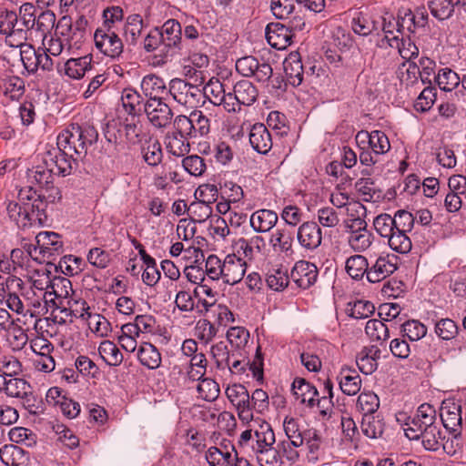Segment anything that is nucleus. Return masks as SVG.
<instances>
[{"instance_id": "1", "label": "nucleus", "mask_w": 466, "mask_h": 466, "mask_svg": "<svg viewBox=\"0 0 466 466\" xmlns=\"http://www.w3.org/2000/svg\"><path fill=\"white\" fill-rule=\"evenodd\" d=\"M54 175V167L45 163L29 170V177L33 178L41 189H35L31 186L23 187L18 192V201L7 203V215L20 229L26 230L48 224V205L62 198L60 190L53 186Z\"/></svg>"}, {"instance_id": "2", "label": "nucleus", "mask_w": 466, "mask_h": 466, "mask_svg": "<svg viewBox=\"0 0 466 466\" xmlns=\"http://www.w3.org/2000/svg\"><path fill=\"white\" fill-rule=\"evenodd\" d=\"M275 443L276 436L271 425L261 419L254 421L252 429L242 431L238 439V444L241 447H250L253 453Z\"/></svg>"}, {"instance_id": "3", "label": "nucleus", "mask_w": 466, "mask_h": 466, "mask_svg": "<svg viewBox=\"0 0 466 466\" xmlns=\"http://www.w3.org/2000/svg\"><path fill=\"white\" fill-rule=\"evenodd\" d=\"M236 70L246 77H254L258 82H268L273 70L269 63L261 59L258 60L253 56H246L238 58L236 62Z\"/></svg>"}, {"instance_id": "4", "label": "nucleus", "mask_w": 466, "mask_h": 466, "mask_svg": "<svg viewBox=\"0 0 466 466\" xmlns=\"http://www.w3.org/2000/svg\"><path fill=\"white\" fill-rule=\"evenodd\" d=\"M436 420V410L428 403L421 404L413 417H410L406 422L405 435L410 440H418V434L426 428L432 427Z\"/></svg>"}, {"instance_id": "5", "label": "nucleus", "mask_w": 466, "mask_h": 466, "mask_svg": "<svg viewBox=\"0 0 466 466\" xmlns=\"http://www.w3.org/2000/svg\"><path fill=\"white\" fill-rule=\"evenodd\" d=\"M226 395L230 403L238 411L239 420L243 422H249L253 419L251 412L250 396L246 387L240 383H234L228 386Z\"/></svg>"}, {"instance_id": "6", "label": "nucleus", "mask_w": 466, "mask_h": 466, "mask_svg": "<svg viewBox=\"0 0 466 466\" xmlns=\"http://www.w3.org/2000/svg\"><path fill=\"white\" fill-rule=\"evenodd\" d=\"M96 47L105 56L118 57L123 52V43L111 27L97 28L94 35Z\"/></svg>"}, {"instance_id": "7", "label": "nucleus", "mask_w": 466, "mask_h": 466, "mask_svg": "<svg viewBox=\"0 0 466 466\" xmlns=\"http://www.w3.org/2000/svg\"><path fill=\"white\" fill-rule=\"evenodd\" d=\"M169 51L158 26L147 33V64L157 66L167 63Z\"/></svg>"}, {"instance_id": "8", "label": "nucleus", "mask_w": 466, "mask_h": 466, "mask_svg": "<svg viewBox=\"0 0 466 466\" xmlns=\"http://www.w3.org/2000/svg\"><path fill=\"white\" fill-rule=\"evenodd\" d=\"M167 164L147 166V193L150 195L169 194L173 186Z\"/></svg>"}, {"instance_id": "9", "label": "nucleus", "mask_w": 466, "mask_h": 466, "mask_svg": "<svg viewBox=\"0 0 466 466\" xmlns=\"http://www.w3.org/2000/svg\"><path fill=\"white\" fill-rule=\"evenodd\" d=\"M35 241L39 248V255L44 262L47 259L55 260L64 252V244L61 236L53 231H42L35 236Z\"/></svg>"}, {"instance_id": "10", "label": "nucleus", "mask_w": 466, "mask_h": 466, "mask_svg": "<svg viewBox=\"0 0 466 466\" xmlns=\"http://www.w3.org/2000/svg\"><path fill=\"white\" fill-rule=\"evenodd\" d=\"M357 144L360 148H370L375 156L383 155L390 148L388 137L380 130L368 132L360 130L355 137Z\"/></svg>"}, {"instance_id": "11", "label": "nucleus", "mask_w": 466, "mask_h": 466, "mask_svg": "<svg viewBox=\"0 0 466 466\" xmlns=\"http://www.w3.org/2000/svg\"><path fill=\"white\" fill-rule=\"evenodd\" d=\"M428 8L433 17L443 21L466 12V0H429Z\"/></svg>"}, {"instance_id": "12", "label": "nucleus", "mask_w": 466, "mask_h": 466, "mask_svg": "<svg viewBox=\"0 0 466 466\" xmlns=\"http://www.w3.org/2000/svg\"><path fill=\"white\" fill-rule=\"evenodd\" d=\"M397 260L398 257L393 254L380 256L371 266L369 265L368 281L377 283L393 274L398 268Z\"/></svg>"}, {"instance_id": "13", "label": "nucleus", "mask_w": 466, "mask_h": 466, "mask_svg": "<svg viewBox=\"0 0 466 466\" xmlns=\"http://www.w3.org/2000/svg\"><path fill=\"white\" fill-rule=\"evenodd\" d=\"M318 268L315 264L299 260L295 263L290 272V279L302 289H309L318 279Z\"/></svg>"}, {"instance_id": "14", "label": "nucleus", "mask_w": 466, "mask_h": 466, "mask_svg": "<svg viewBox=\"0 0 466 466\" xmlns=\"http://www.w3.org/2000/svg\"><path fill=\"white\" fill-rule=\"evenodd\" d=\"M440 416L446 430L451 432L461 431L462 424L461 406L452 399L442 401Z\"/></svg>"}, {"instance_id": "15", "label": "nucleus", "mask_w": 466, "mask_h": 466, "mask_svg": "<svg viewBox=\"0 0 466 466\" xmlns=\"http://www.w3.org/2000/svg\"><path fill=\"white\" fill-rule=\"evenodd\" d=\"M172 112L166 103H157L155 106L147 101V122L154 129L152 133H159L163 137L164 129L171 121Z\"/></svg>"}, {"instance_id": "16", "label": "nucleus", "mask_w": 466, "mask_h": 466, "mask_svg": "<svg viewBox=\"0 0 466 466\" xmlns=\"http://www.w3.org/2000/svg\"><path fill=\"white\" fill-rule=\"evenodd\" d=\"M78 160L76 157H70L57 146L56 148L47 151L44 163L48 167H54V173L66 177L69 175L73 169V163Z\"/></svg>"}, {"instance_id": "17", "label": "nucleus", "mask_w": 466, "mask_h": 466, "mask_svg": "<svg viewBox=\"0 0 466 466\" xmlns=\"http://www.w3.org/2000/svg\"><path fill=\"white\" fill-rule=\"evenodd\" d=\"M297 239L304 249L314 250L321 244V228L316 222L306 221L299 227Z\"/></svg>"}, {"instance_id": "18", "label": "nucleus", "mask_w": 466, "mask_h": 466, "mask_svg": "<svg viewBox=\"0 0 466 466\" xmlns=\"http://www.w3.org/2000/svg\"><path fill=\"white\" fill-rule=\"evenodd\" d=\"M247 269L246 262L235 254L228 255L223 263V281L229 285L238 283L244 277Z\"/></svg>"}, {"instance_id": "19", "label": "nucleus", "mask_w": 466, "mask_h": 466, "mask_svg": "<svg viewBox=\"0 0 466 466\" xmlns=\"http://www.w3.org/2000/svg\"><path fill=\"white\" fill-rule=\"evenodd\" d=\"M268 43L275 49H286L292 43L293 34L281 23H269L265 29Z\"/></svg>"}, {"instance_id": "20", "label": "nucleus", "mask_w": 466, "mask_h": 466, "mask_svg": "<svg viewBox=\"0 0 466 466\" xmlns=\"http://www.w3.org/2000/svg\"><path fill=\"white\" fill-rule=\"evenodd\" d=\"M80 135L76 128V124H71L57 137V146L59 148L67 152L70 157H76L77 159H83L86 156L80 153Z\"/></svg>"}, {"instance_id": "21", "label": "nucleus", "mask_w": 466, "mask_h": 466, "mask_svg": "<svg viewBox=\"0 0 466 466\" xmlns=\"http://www.w3.org/2000/svg\"><path fill=\"white\" fill-rule=\"evenodd\" d=\"M249 143L252 148L262 155H266L272 147V137L263 124H255L249 132Z\"/></svg>"}, {"instance_id": "22", "label": "nucleus", "mask_w": 466, "mask_h": 466, "mask_svg": "<svg viewBox=\"0 0 466 466\" xmlns=\"http://www.w3.org/2000/svg\"><path fill=\"white\" fill-rule=\"evenodd\" d=\"M278 220L279 216L275 211L261 208L251 214L249 224L255 232L266 233L276 226Z\"/></svg>"}, {"instance_id": "23", "label": "nucleus", "mask_w": 466, "mask_h": 466, "mask_svg": "<svg viewBox=\"0 0 466 466\" xmlns=\"http://www.w3.org/2000/svg\"><path fill=\"white\" fill-rule=\"evenodd\" d=\"M284 72L288 82L293 86H299L303 81L304 66L299 53H290L283 62Z\"/></svg>"}, {"instance_id": "24", "label": "nucleus", "mask_w": 466, "mask_h": 466, "mask_svg": "<svg viewBox=\"0 0 466 466\" xmlns=\"http://www.w3.org/2000/svg\"><path fill=\"white\" fill-rule=\"evenodd\" d=\"M348 212H350V218L345 221L346 232L352 236L367 229V222L361 216L366 215V208L360 202H354L349 205Z\"/></svg>"}, {"instance_id": "25", "label": "nucleus", "mask_w": 466, "mask_h": 466, "mask_svg": "<svg viewBox=\"0 0 466 466\" xmlns=\"http://www.w3.org/2000/svg\"><path fill=\"white\" fill-rule=\"evenodd\" d=\"M0 460L6 466H26L29 452L15 444H5L0 449Z\"/></svg>"}, {"instance_id": "26", "label": "nucleus", "mask_w": 466, "mask_h": 466, "mask_svg": "<svg viewBox=\"0 0 466 466\" xmlns=\"http://www.w3.org/2000/svg\"><path fill=\"white\" fill-rule=\"evenodd\" d=\"M341 391L349 396L356 395L361 388V379L355 370L343 367L337 377Z\"/></svg>"}, {"instance_id": "27", "label": "nucleus", "mask_w": 466, "mask_h": 466, "mask_svg": "<svg viewBox=\"0 0 466 466\" xmlns=\"http://www.w3.org/2000/svg\"><path fill=\"white\" fill-rule=\"evenodd\" d=\"M292 390L301 403L306 404L309 408L315 407V400L319 396L315 386L302 378H297L292 383Z\"/></svg>"}, {"instance_id": "28", "label": "nucleus", "mask_w": 466, "mask_h": 466, "mask_svg": "<svg viewBox=\"0 0 466 466\" xmlns=\"http://www.w3.org/2000/svg\"><path fill=\"white\" fill-rule=\"evenodd\" d=\"M144 29L143 18L138 14L130 15L126 22L124 34L127 42L129 45H137L141 38L140 43L144 44L146 47V37L142 36Z\"/></svg>"}, {"instance_id": "29", "label": "nucleus", "mask_w": 466, "mask_h": 466, "mask_svg": "<svg viewBox=\"0 0 466 466\" xmlns=\"http://www.w3.org/2000/svg\"><path fill=\"white\" fill-rule=\"evenodd\" d=\"M168 51L171 48L180 50L182 48V28L179 22L175 19H168L159 27Z\"/></svg>"}, {"instance_id": "30", "label": "nucleus", "mask_w": 466, "mask_h": 466, "mask_svg": "<svg viewBox=\"0 0 466 466\" xmlns=\"http://www.w3.org/2000/svg\"><path fill=\"white\" fill-rule=\"evenodd\" d=\"M265 248V239L263 237L258 235L253 236L248 239L241 238L236 242L238 253H241L248 259H252L257 254H260Z\"/></svg>"}, {"instance_id": "31", "label": "nucleus", "mask_w": 466, "mask_h": 466, "mask_svg": "<svg viewBox=\"0 0 466 466\" xmlns=\"http://www.w3.org/2000/svg\"><path fill=\"white\" fill-rule=\"evenodd\" d=\"M121 101L128 116L141 115L146 112V103L142 96L133 88H125L122 92Z\"/></svg>"}, {"instance_id": "32", "label": "nucleus", "mask_w": 466, "mask_h": 466, "mask_svg": "<svg viewBox=\"0 0 466 466\" xmlns=\"http://www.w3.org/2000/svg\"><path fill=\"white\" fill-rule=\"evenodd\" d=\"M92 56L86 55L78 58H70L65 65V74L73 79H80L92 69Z\"/></svg>"}, {"instance_id": "33", "label": "nucleus", "mask_w": 466, "mask_h": 466, "mask_svg": "<svg viewBox=\"0 0 466 466\" xmlns=\"http://www.w3.org/2000/svg\"><path fill=\"white\" fill-rule=\"evenodd\" d=\"M304 443L308 450L309 461H319V455L323 450V446L325 443V441L320 431L313 428L305 431Z\"/></svg>"}, {"instance_id": "34", "label": "nucleus", "mask_w": 466, "mask_h": 466, "mask_svg": "<svg viewBox=\"0 0 466 466\" xmlns=\"http://www.w3.org/2000/svg\"><path fill=\"white\" fill-rule=\"evenodd\" d=\"M144 122V114L131 115L127 118L126 135L130 143L138 144L144 139L146 136Z\"/></svg>"}, {"instance_id": "35", "label": "nucleus", "mask_w": 466, "mask_h": 466, "mask_svg": "<svg viewBox=\"0 0 466 466\" xmlns=\"http://www.w3.org/2000/svg\"><path fill=\"white\" fill-rule=\"evenodd\" d=\"M379 355L380 350H375L373 348H364L356 358V363L359 370L363 374H372L377 370V358H379Z\"/></svg>"}, {"instance_id": "36", "label": "nucleus", "mask_w": 466, "mask_h": 466, "mask_svg": "<svg viewBox=\"0 0 466 466\" xmlns=\"http://www.w3.org/2000/svg\"><path fill=\"white\" fill-rule=\"evenodd\" d=\"M12 100L19 99L25 93V81L16 76L0 78V92Z\"/></svg>"}, {"instance_id": "37", "label": "nucleus", "mask_w": 466, "mask_h": 466, "mask_svg": "<svg viewBox=\"0 0 466 466\" xmlns=\"http://www.w3.org/2000/svg\"><path fill=\"white\" fill-rule=\"evenodd\" d=\"M171 90L174 91V98L181 104L190 103L189 97L195 99L200 94L197 86L180 79L173 81Z\"/></svg>"}, {"instance_id": "38", "label": "nucleus", "mask_w": 466, "mask_h": 466, "mask_svg": "<svg viewBox=\"0 0 466 466\" xmlns=\"http://www.w3.org/2000/svg\"><path fill=\"white\" fill-rule=\"evenodd\" d=\"M234 91L241 106L253 105L258 95L257 87L248 80L237 82L234 86Z\"/></svg>"}, {"instance_id": "39", "label": "nucleus", "mask_w": 466, "mask_h": 466, "mask_svg": "<svg viewBox=\"0 0 466 466\" xmlns=\"http://www.w3.org/2000/svg\"><path fill=\"white\" fill-rule=\"evenodd\" d=\"M147 166L164 165L163 151L161 144L158 141L159 133H152L151 128L147 126Z\"/></svg>"}, {"instance_id": "40", "label": "nucleus", "mask_w": 466, "mask_h": 466, "mask_svg": "<svg viewBox=\"0 0 466 466\" xmlns=\"http://www.w3.org/2000/svg\"><path fill=\"white\" fill-rule=\"evenodd\" d=\"M254 455L260 466H283L284 464L279 443L277 446L271 445L263 450L260 449L259 452Z\"/></svg>"}, {"instance_id": "41", "label": "nucleus", "mask_w": 466, "mask_h": 466, "mask_svg": "<svg viewBox=\"0 0 466 466\" xmlns=\"http://www.w3.org/2000/svg\"><path fill=\"white\" fill-rule=\"evenodd\" d=\"M421 440L423 447L428 451H438L444 438L441 436V431L437 425L426 428L421 431V434H418V440Z\"/></svg>"}, {"instance_id": "42", "label": "nucleus", "mask_w": 466, "mask_h": 466, "mask_svg": "<svg viewBox=\"0 0 466 466\" xmlns=\"http://www.w3.org/2000/svg\"><path fill=\"white\" fill-rule=\"evenodd\" d=\"M345 268L352 279H361L369 271V262L362 255H353L346 260Z\"/></svg>"}, {"instance_id": "43", "label": "nucleus", "mask_w": 466, "mask_h": 466, "mask_svg": "<svg viewBox=\"0 0 466 466\" xmlns=\"http://www.w3.org/2000/svg\"><path fill=\"white\" fill-rule=\"evenodd\" d=\"M382 30L384 32V37L381 39L380 46H384L385 45L390 47L399 46V23L398 18L390 16L388 19L383 18Z\"/></svg>"}, {"instance_id": "44", "label": "nucleus", "mask_w": 466, "mask_h": 466, "mask_svg": "<svg viewBox=\"0 0 466 466\" xmlns=\"http://www.w3.org/2000/svg\"><path fill=\"white\" fill-rule=\"evenodd\" d=\"M76 128L80 135V153L82 156H86L88 147L96 144L98 140V132L94 126L89 124L79 125L76 124Z\"/></svg>"}, {"instance_id": "45", "label": "nucleus", "mask_w": 466, "mask_h": 466, "mask_svg": "<svg viewBox=\"0 0 466 466\" xmlns=\"http://www.w3.org/2000/svg\"><path fill=\"white\" fill-rule=\"evenodd\" d=\"M434 79L438 86L446 92L452 91L461 82L458 74L449 67L440 69Z\"/></svg>"}, {"instance_id": "46", "label": "nucleus", "mask_w": 466, "mask_h": 466, "mask_svg": "<svg viewBox=\"0 0 466 466\" xmlns=\"http://www.w3.org/2000/svg\"><path fill=\"white\" fill-rule=\"evenodd\" d=\"M380 407L379 397L372 391L362 392L357 400V408L362 417L373 415Z\"/></svg>"}, {"instance_id": "47", "label": "nucleus", "mask_w": 466, "mask_h": 466, "mask_svg": "<svg viewBox=\"0 0 466 466\" xmlns=\"http://www.w3.org/2000/svg\"><path fill=\"white\" fill-rule=\"evenodd\" d=\"M192 127V138L207 136L210 132V120L200 110H194L190 113Z\"/></svg>"}, {"instance_id": "48", "label": "nucleus", "mask_w": 466, "mask_h": 466, "mask_svg": "<svg viewBox=\"0 0 466 466\" xmlns=\"http://www.w3.org/2000/svg\"><path fill=\"white\" fill-rule=\"evenodd\" d=\"M189 216L194 222L203 223L212 217V207L209 198L195 201L187 208Z\"/></svg>"}, {"instance_id": "49", "label": "nucleus", "mask_w": 466, "mask_h": 466, "mask_svg": "<svg viewBox=\"0 0 466 466\" xmlns=\"http://www.w3.org/2000/svg\"><path fill=\"white\" fill-rule=\"evenodd\" d=\"M361 431L368 438L377 439L383 433L384 423L379 416L368 415L362 417Z\"/></svg>"}, {"instance_id": "50", "label": "nucleus", "mask_w": 466, "mask_h": 466, "mask_svg": "<svg viewBox=\"0 0 466 466\" xmlns=\"http://www.w3.org/2000/svg\"><path fill=\"white\" fill-rule=\"evenodd\" d=\"M407 233L395 229L387 238L389 247L400 254L409 253L411 250L412 243Z\"/></svg>"}, {"instance_id": "51", "label": "nucleus", "mask_w": 466, "mask_h": 466, "mask_svg": "<svg viewBox=\"0 0 466 466\" xmlns=\"http://www.w3.org/2000/svg\"><path fill=\"white\" fill-rule=\"evenodd\" d=\"M224 92V85L215 77H212L203 87L204 96L214 106H221Z\"/></svg>"}, {"instance_id": "52", "label": "nucleus", "mask_w": 466, "mask_h": 466, "mask_svg": "<svg viewBox=\"0 0 466 466\" xmlns=\"http://www.w3.org/2000/svg\"><path fill=\"white\" fill-rule=\"evenodd\" d=\"M292 235L284 228L276 229L269 238V244L274 250L288 252L292 249Z\"/></svg>"}, {"instance_id": "53", "label": "nucleus", "mask_w": 466, "mask_h": 466, "mask_svg": "<svg viewBox=\"0 0 466 466\" xmlns=\"http://www.w3.org/2000/svg\"><path fill=\"white\" fill-rule=\"evenodd\" d=\"M98 352L103 360L109 365L116 366L122 362L123 356L119 349L110 340L102 341L98 347Z\"/></svg>"}, {"instance_id": "54", "label": "nucleus", "mask_w": 466, "mask_h": 466, "mask_svg": "<svg viewBox=\"0 0 466 466\" xmlns=\"http://www.w3.org/2000/svg\"><path fill=\"white\" fill-rule=\"evenodd\" d=\"M434 330L436 335L442 340H451L457 337L459 326L453 319L444 318L435 323Z\"/></svg>"}, {"instance_id": "55", "label": "nucleus", "mask_w": 466, "mask_h": 466, "mask_svg": "<svg viewBox=\"0 0 466 466\" xmlns=\"http://www.w3.org/2000/svg\"><path fill=\"white\" fill-rule=\"evenodd\" d=\"M421 21L416 22L415 15L411 11H407L403 15L398 16L400 35L403 37L415 32L417 26H423L425 23V17L421 14Z\"/></svg>"}, {"instance_id": "56", "label": "nucleus", "mask_w": 466, "mask_h": 466, "mask_svg": "<svg viewBox=\"0 0 466 466\" xmlns=\"http://www.w3.org/2000/svg\"><path fill=\"white\" fill-rule=\"evenodd\" d=\"M4 392L11 398H20L26 396V392L31 390V385L25 379L10 376Z\"/></svg>"}, {"instance_id": "57", "label": "nucleus", "mask_w": 466, "mask_h": 466, "mask_svg": "<svg viewBox=\"0 0 466 466\" xmlns=\"http://www.w3.org/2000/svg\"><path fill=\"white\" fill-rule=\"evenodd\" d=\"M349 316L356 319L370 317L375 312L374 305L369 300H356L348 304Z\"/></svg>"}, {"instance_id": "58", "label": "nucleus", "mask_w": 466, "mask_h": 466, "mask_svg": "<svg viewBox=\"0 0 466 466\" xmlns=\"http://www.w3.org/2000/svg\"><path fill=\"white\" fill-rule=\"evenodd\" d=\"M365 332L372 341L386 340L390 337L389 329L380 319H370L365 326Z\"/></svg>"}, {"instance_id": "59", "label": "nucleus", "mask_w": 466, "mask_h": 466, "mask_svg": "<svg viewBox=\"0 0 466 466\" xmlns=\"http://www.w3.org/2000/svg\"><path fill=\"white\" fill-rule=\"evenodd\" d=\"M210 352L218 370H225L226 367H229L230 358L235 356L234 353H229L228 346L223 341L214 344Z\"/></svg>"}, {"instance_id": "60", "label": "nucleus", "mask_w": 466, "mask_h": 466, "mask_svg": "<svg viewBox=\"0 0 466 466\" xmlns=\"http://www.w3.org/2000/svg\"><path fill=\"white\" fill-rule=\"evenodd\" d=\"M399 77L407 86H412L418 82L420 75V66L412 61H405L399 67Z\"/></svg>"}, {"instance_id": "61", "label": "nucleus", "mask_w": 466, "mask_h": 466, "mask_svg": "<svg viewBox=\"0 0 466 466\" xmlns=\"http://www.w3.org/2000/svg\"><path fill=\"white\" fill-rule=\"evenodd\" d=\"M401 332L404 337L411 341H417L427 334V328L424 324L416 319L407 320L401 325Z\"/></svg>"}, {"instance_id": "62", "label": "nucleus", "mask_w": 466, "mask_h": 466, "mask_svg": "<svg viewBox=\"0 0 466 466\" xmlns=\"http://www.w3.org/2000/svg\"><path fill=\"white\" fill-rule=\"evenodd\" d=\"M188 139V137H182V136L173 134L167 137V148L172 155L182 157L190 150Z\"/></svg>"}, {"instance_id": "63", "label": "nucleus", "mask_w": 466, "mask_h": 466, "mask_svg": "<svg viewBox=\"0 0 466 466\" xmlns=\"http://www.w3.org/2000/svg\"><path fill=\"white\" fill-rule=\"evenodd\" d=\"M395 220L387 213L378 215L373 220L376 232L384 238H388L395 230Z\"/></svg>"}, {"instance_id": "64", "label": "nucleus", "mask_w": 466, "mask_h": 466, "mask_svg": "<svg viewBox=\"0 0 466 466\" xmlns=\"http://www.w3.org/2000/svg\"><path fill=\"white\" fill-rule=\"evenodd\" d=\"M182 167L185 171L193 177L202 176L207 169L205 160L198 155H190L184 157Z\"/></svg>"}]
</instances>
